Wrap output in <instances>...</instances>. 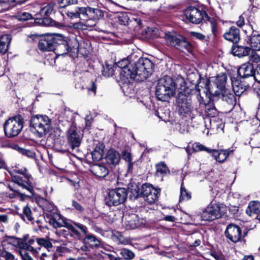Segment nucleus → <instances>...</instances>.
I'll return each mask as SVG.
<instances>
[{"instance_id":"nucleus-1","label":"nucleus","mask_w":260,"mask_h":260,"mask_svg":"<svg viewBox=\"0 0 260 260\" xmlns=\"http://www.w3.org/2000/svg\"><path fill=\"white\" fill-rule=\"evenodd\" d=\"M176 84L170 76H165L158 80L155 87V95L161 101H168L173 97L176 90Z\"/></svg>"},{"instance_id":"nucleus-2","label":"nucleus","mask_w":260,"mask_h":260,"mask_svg":"<svg viewBox=\"0 0 260 260\" xmlns=\"http://www.w3.org/2000/svg\"><path fill=\"white\" fill-rule=\"evenodd\" d=\"M153 63L149 59L141 57L134 62V80L141 82L147 79L152 73Z\"/></svg>"},{"instance_id":"nucleus-3","label":"nucleus","mask_w":260,"mask_h":260,"mask_svg":"<svg viewBox=\"0 0 260 260\" xmlns=\"http://www.w3.org/2000/svg\"><path fill=\"white\" fill-rule=\"evenodd\" d=\"M186 19L190 22L195 24L200 23L205 17L211 27L213 35L215 36L217 32V22L213 18L209 17L206 13L194 7H188L185 11Z\"/></svg>"},{"instance_id":"nucleus-4","label":"nucleus","mask_w":260,"mask_h":260,"mask_svg":"<svg viewBox=\"0 0 260 260\" xmlns=\"http://www.w3.org/2000/svg\"><path fill=\"white\" fill-rule=\"evenodd\" d=\"M51 126V120L46 115H34L30 120L31 131L40 138L43 137L48 133Z\"/></svg>"},{"instance_id":"nucleus-5","label":"nucleus","mask_w":260,"mask_h":260,"mask_svg":"<svg viewBox=\"0 0 260 260\" xmlns=\"http://www.w3.org/2000/svg\"><path fill=\"white\" fill-rule=\"evenodd\" d=\"M24 126L23 118L20 115L9 118L4 124L5 135L8 138L18 136Z\"/></svg>"},{"instance_id":"nucleus-6","label":"nucleus","mask_w":260,"mask_h":260,"mask_svg":"<svg viewBox=\"0 0 260 260\" xmlns=\"http://www.w3.org/2000/svg\"><path fill=\"white\" fill-rule=\"evenodd\" d=\"M116 67L121 69L119 72L120 80L122 83L127 84L131 82V80H134V63L129 61V57L123 58L115 64Z\"/></svg>"},{"instance_id":"nucleus-7","label":"nucleus","mask_w":260,"mask_h":260,"mask_svg":"<svg viewBox=\"0 0 260 260\" xmlns=\"http://www.w3.org/2000/svg\"><path fill=\"white\" fill-rule=\"evenodd\" d=\"M127 196V189L117 188L109 191L106 198V203L109 206H116L123 203Z\"/></svg>"},{"instance_id":"nucleus-8","label":"nucleus","mask_w":260,"mask_h":260,"mask_svg":"<svg viewBox=\"0 0 260 260\" xmlns=\"http://www.w3.org/2000/svg\"><path fill=\"white\" fill-rule=\"evenodd\" d=\"M188 89L185 91H180L177 98V108L178 113L180 115L186 116L189 115L192 112L193 107L190 99L186 95L189 93Z\"/></svg>"},{"instance_id":"nucleus-9","label":"nucleus","mask_w":260,"mask_h":260,"mask_svg":"<svg viewBox=\"0 0 260 260\" xmlns=\"http://www.w3.org/2000/svg\"><path fill=\"white\" fill-rule=\"evenodd\" d=\"M141 193L144 200L149 204H153L157 200L159 191L153 187L151 185L145 184L141 186Z\"/></svg>"},{"instance_id":"nucleus-10","label":"nucleus","mask_w":260,"mask_h":260,"mask_svg":"<svg viewBox=\"0 0 260 260\" xmlns=\"http://www.w3.org/2000/svg\"><path fill=\"white\" fill-rule=\"evenodd\" d=\"M227 80V76L225 74L222 73L218 75L214 79L213 85L214 87L209 88V91L211 94L214 95H220V92L223 90L227 89L225 88V84Z\"/></svg>"},{"instance_id":"nucleus-11","label":"nucleus","mask_w":260,"mask_h":260,"mask_svg":"<svg viewBox=\"0 0 260 260\" xmlns=\"http://www.w3.org/2000/svg\"><path fill=\"white\" fill-rule=\"evenodd\" d=\"M45 219L54 228L63 227L66 222L60 215L56 212L45 213Z\"/></svg>"},{"instance_id":"nucleus-12","label":"nucleus","mask_w":260,"mask_h":260,"mask_svg":"<svg viewBox=\"0 0 260 260\" xmlns=\"http://www.w3.org/2000/svg\"><path fill=\"white\" fill-rule=\"evenodd\" d=\"M226 237L233 243L239 242L242 240L241 230L237 225L229 224L225 232Z\"/></svg>"},{"instance_id":"nucleus-13","label":"nucleus","mask_w":260,"mask_h":260,"mask_svg":"<svg viewBox=\"0 0 260 260\" xmlns=\"http://www.w3.org/2000/svg\"><path fill=\"white\" fill-rule=\"evenodd\" d=\"M56 38L52 35H47L42 38L39 42V48L43 51H53Z\"/></svg>"},{"instance_id":"nucleus-14","label":"nucleus","mask_w":260,"mask_h":260,"mask_svg":"<svg viewBox=\"0 0 260 260\" xmlns=\"http://www.w3.org/2000/svg\"><path fill=\"white\" fill-rule=\"evenodd\" d=\"M24 177L27 179V181L23 180L22 177L17 175L11 174L12 181L13 182L16 183L22 188L27 190L31 195H33L34 190L30 184L31 182L30 180L31 177L29 175H26Z\"/></svg>"},{"instance_id":"nucleus-15","label":"nucleus","mask_w":260,"mask_h":260,"mask_svg":"<svg viewBox=\"0 0 260 260\" xmlns=\"http://www.w3.org/2000/svg\"><path fill=\"white\" fill-rule=\"evenodd\" d=\"M53 10V4H48L42 7L40 11V14L43 18L36 19L35 22L37 23L42 24L44 25H49L50 22V20L46 17L50 15Z\"/></svg>"},{"instance_id":"nucleus-16","label":"nucleus","mask_w":260,"mask_h":260,"mask_svg":"<svg viewBox=\"0 0 260 260\" xmlns=\"http://www.w3.org/2000/svg\"><path fill=\"white\" fill-rule=\"evenodd\" d=\"M82 136L76 129L71 130L68 137V144L72 150L78 148L81 144Z\"/></svg>"},{"instance_id":"nucleus-17","label":"nucleus","mask_w":260,"mask_h":260,"mask_svg":"<svg viewBox=\"0 0 260 260\" xmlns=\"http://www.w3.org/2000/svg\"><path fill=\"white\" fill-rule=\"evenodd\" d=\"M8 238L9 239L13 240V245L19 249L18 251H28L31 252H37V249H35V248L32 246H30L29 244H27L26 242L23 241L19 238L10 236L8 237Z\"/></svg>"},{"instance_id":"nucleus-18","label":"nucleus","mask_w":260,"mask_h":260,"mask_svg":"<svg viewBox=\"0 0 260 260\" xmlns=\"http://www.w3.org/2000/svg\"><path fill=\"white\" fill-rule=\"evenodd\" d=\"M90 171L96 177L104 178L109 174V170L103 164H94L90 167Z\"/></svg>"},{"instance_id":"nucleus-19","label":"nucleus","mask_w":260,"mask_h":260,"mask_svg":"<svg viewBox=\"0 0 260 260\" xmlns=\"http://www.w3.org/2000/svg\"><path fill=\"white\" fill-rule=\"evenodd\" d=\"M232 84L233 90L237 96L241 95L249 87L237 78L232 79Z\"/></svg>"},{"instance_id":"nucleus-20","label":"nucleus","mask_w":260,"mask_h":260,"mask_svg":"<svg viewBox=\"0 0 260 260\" xmlns=\"http://www.w3.org/2000/svg\"><path fill=\"white\" fill-rule=\"evenodd\" d=\"M60 42H58L56 39V43L55 44L53 51L58 55H63L67 54L70 51L69 44L66 40H60Z\"/></svg>"},{"instance_id":"nucleus-21","label":"nucleus","mask_w":260,"mask_h":260,"mask_svg":"<svg viewBox=\"0 0 260 260\" xmlns=\"http://www.w3.org/2000/svg\"><path fill=\"white\" fill-rule=\"evenodd\" d=\"M239 29L235 26H232L224 35L225 39L234 43H236L240 40Z\"/></svg>"},{"instance_id":"nucleus-22","label":"nucleus","mask_w":260,"mask_h":260,"mask_svg":"<svg viewBox=\"0 0 260 260\" xmlns=\"http://www.w3.org/2000/svg\"><path fill=\"white\" fill-rule=\"evenodd\" d=\"M106 159L109 165L115 167L120 161V155L117 151L114 149H110L107 154Z\"/></svg>"},{"instance_id":"nucleus-23","label":"nucleus","mask_w":260,"mask_h":260,"mask_svg":"<svg viewBox=\"0 0 260 260\" xmlns=\"http://www.w3.org/2000/svg\"><path fill=\"white\" fill-rule=\"evenodd\" d=\"M238 75L242 78H246L253 76L254 68L253 65L249 62L242 64L238 70Z\"/></svg>"},{"instance_id":"nucleus-24","label":"nucleus","mask_w":260,"mask_h":260,"mask_svg":"<svg viewBox=\"0 0 260 260\" xmlns=\"http://www.w3.org/2000/svg\"><path fill=\"white\" fill-rule=\"evenodd\" d=\"M251 51V48L247 46H234L231 48L232 53L239 57L247 56Z\"/></svg>"},{"instance_id":"nucleus-25","label":"nucleus","mask_w":260,"mask_h":260,"mask_svg":"<svg viewBox=\"0 0 260 260\" xmlns=\"http://www.w3.org/2000/svg\"><path fill=\"white\" fill-rule=\"evenodd\" d=\"M232 152V150H220L218 151L215 149H212L210 153L212 154V156L216 160L219 162H222L227 158L230 153Z\"/></svg>"},{"instance_id":"nucleus-26","label":"nucleus","mask_w":260,"mask_h":260,"mask_svg":"<svg viewBox=\"0 0 260 260\" xmlns=\"http://www.w3.org/2000/svg\"><path fill=\"white\" fill-rule=\"evenodd\" d=\"M127 222L131 229H135L141 226L144 223V220L137 215L133 214L128 216Z\"/></svg>"},{"instance_id":"nucleus-27","label":"nucleus","mask_w":260,"mask_h":260,"mask_svg":"<svg viewBox=\"0 0 260 260\" xmlns=\"http://www.w3.org/2000/svg\"><path fill=\"white\" fill-rule=\"evenodd\" d=\"M223 101H225L228 104L233 106L236 103V99L234 95L231 90L229 89L223 90L220 92V95Z\"/></svg>"},{"instance_id":"nucleus-28","label":"nucleus","mask_w":260,"mask_h":260,"mask_svg":"<svg viewBox=\"0 0 260 260\" xmlns=\"http://www.w3.org/2000/svg\"><path fill=\"white\" fill-rule=\"evenodd\" d=\"M10 35L5 34L2 35L0 38V53L5 54L8 50L9 45L11 41Z\"/></svg>"},{"instance_id":"nucleus-29","label":"nucleus","mask_w":260,"mask_h":260,"mask_svg":"<svg viewBox=\"0 0 260 260\" xmlns=\"http://www.w3.org/2000/svg\"><path fill=\"white\" fill-rule=\"evenodd\" d=\"M127 191V194L129 193V198L132 199H137L141 195L138 184L135 182L128 184Z\"/></svg>"},{"instance_id":"nucleus-30","label":"nucleus","mask_w":260,"mask_h":260,"mask_svg":"<svg viewBox=\"0 0 260 260\" xmlns=\"http://www.w3.org/2000/svg\"><path fill=\"white\" fill-rule=\"evenodd\" d=\"M246 213L249 216L260 213V202L258 201L250 202L246 210Z\"/></svg>"},{"instance_id":"nucleus-31","label":"nucleus","mask_w":260,"mask_h":260,"mask_svg":"<svg viewBox=\"0 0 260 260\" xmlns=\"http://www.w3.org/2000/svg\"><path fill=\"white\" fill-rule=\"evenodd\" d=\"M212 210L215 219L221 217L225 212V208L222 205L211 204L210 205Z\"/></svg>"},{"instance_id":"nucleus-32","label":"nucleus","mask_w":260,"mask_h":260,"mask_svg":"<svg viewBox=\"0 0 260 260\" xmlns=\"http://www.w3.org/2000/svg\"><path fill=\"white\" fill-rule=\"evenodd\" d=\"M84 243L90 247H98L101 245L100 241L93 235H86L84 239Z\"/></svg>"},{"instance_id":"nucleus-33","label":"nucleus","mask_w":260,"mask_h":260,"mask_svg":"<svg viewBox=\"0 0 260 260\" xmlns=\"http://www.w3.org/2000/svg\"><path fill=\"white\" fill-rule=\"evenodd\" d=\"M181 37V36L168 34L165 35V40L168 44L177 48Z\"/></svg>"},{"instance_id":"nucleus-34","label":"nucleus","mask_w":260,"mask_h":260,"mask_svg":"<svg viewBox=\"0 0 260 260\" xmlns=\"http://www.w3.org/2000/svg\"><path fill=\"white\" fill-rule=\"evenodd\" d=\"M104 154V147L102 144L99 143L91 152L93 160L98 161L101 160Z\"/></svg>"},{"instance_id":"nucleus-35","label":"nucleus","mask_w":260,"mask_h":260,"mask_svg":"<svg viewBox=\"0 0 260 260\" xmlns=\"http://www.w3.org/2000/svg\"><path fill=\"white\" fill-rule=\"evenodd\" d=\"M176 48L182 52L187 51L190 52L192 50V46L190 43L187 41L186 39L182 36V37L180 38V40Z\"/></svg>"},{"instance_id":"nucleus-36","label":"nucleus","mask_w":260,"mask_h":260,"mask_svg":"<svg viewBox=\"0 0 260 260\" xmlns=\"http://www.w3.org/2000/svg\"><path fill=\"white\" fill-rule=\"evenodd\" d=\"M176 48L182 52L187 51L190 52L192 50V46L190 43L187 41L186 39L182 36V37L180 38V40Z\"/></svg>"},{"instance_id":"nucleus-37","label":"nucleus","mask_w":260,"mask_h":260,"mask_svg":"<svg viewBox=\"0 0 260 260\" xmlns=\"http://www.w3.org/2000/svg\"><path fill=\"white\" fill-rule=\"evenodd\" d=\"M104 16L103 12L99 9L89 7L88 17L91 19H99Z\"/></svg>"},{"instance_id":"nucleus-38","label":"nucleus","mask_w":260,"mask_h":260,"mask_svg":"<svg viewBox=\"0 0 260 260\" xmlns=\"http://www.w3.org/2000/svg\"><path fill=\"white\" fill-rule=\"evenodd\" d=\"M155 167L156 169L155 174L157 176H163L170 172L166 164L162 162L157 164Z\"/></svg>"},{"instance_id":"nucleus-39","label":"nucleus","mask_w":260,"mask_h":260,"mask_svg":"<svg viewBox=\"0 0 260 260\" xmlns=\"http://www.w3.org/2000/svg\"><path fill=\"white\" fill-rule=\"evenodd\" d=\"M201 217L202 220L205 221H212L215 219L210 205L203 211Z\"/></svg>"},{"instance_id":"nucleus-40","label":"nucleus","mask_w":260,"mask_h":260,"mask_svg":"<svg viewBox=\"0 0 260 260\" xmlns=\"http://www.w3.org/2000/svg\"><path fill=\"white\" fill-rule=\"evenodd\" d=\"M36 241L39 246L45 248L48 251L50 248L53 247L51 240L48 238H44L37 237L36 238Z\"/></svg>"},{"instance_id":"nucleus-41","label":"nucleus","mask_w":260,"mask_h":260,"mask_svg":"<svg viewBox=\"0 0 260 260\" xmlns=\"http://www.w3.org/2000/svg\"><path fill=\"white\" fill-rule=\"evenodd\" d=\"M63 227L67 228L71 232V236L76 238H80L81 236V233L74 224L73 222L69 223L66 221Z\"/></svg>"},{"instance_id":"nucleus-42","label":"nucleus","mask_w":260,"mask_h":260,"mask_svg":"<svg viewBox=\"0 0 260 260\" xmlns=\"http://www.w3.org/2000/svg\"><path fill=\"white\" fill-rule=\"evenodd\" d=\"M251 50H260V35L253 36L250 39Z\"/></svg>"},{"instance_id":"nucleus-43","label":"nucleus","mask_w":260,"mask_h":260,"mask_svg":"<svg viewBox=\"0 0 260 260\" xmlns=\"http://www.w3.org/2000/svg\"><path fill=\"white\" fill-rule=\"evenodd\" d=\"M14 17L19 21H27L33 18L31 14L24 12V11H19L16 13L14 16Z\"/></svg>"},{"instance_id":"nucleus-44","label":"nucleus","mask_w":260,"mask_h":260,"mask_svg":"<svg viewBox=\"0 0 260 260\" xmlns=\"http://www.w3.org/2000/svg\"><path fill=\"white\" fill-rule=\"evenodd\" d=\"M22 210L23 213L21 214V217L23 220L25 221L27 219L28 221H31L34 219L31 209L28 206H24Z\"/></svg>"},{"instance_id":"nucleus-45","label":"nucleus","mask_w":260,"mask_h":260,"mask_svg":"<svg viewBox=\"0 0 260 260\" xmlns=\"http://www.w3.org/2000/svg\"><path fill=\"white\" fill-rule=\"evenodd\" d=\"M116 69L115 64L114 66L106 64L103 67V74L106 77L112 76L114 75L115 69Z\"/></svg>"},{"instance_id":"nucleus-46","label":"nucleus","mask_w":260,"mask_h":260,"mask_svg":"<svg viewBox=\"0 0 260 260\" xmlns=\"http://www.w3.org/2000/svg\"><path fill=\"white\" fill-rule=\"evenodd\" d=\"M120 254L125 260H132L135 256L133 252L126 248L121 249Z\"/></svg>"},{"instance_id":"nucleus-47","label":"nucleus","mask_w":260,"mask_h":260,"mask_svg":"<svg viewBox=\"0 0 260 260\" xmlns=\"http://www.w3.org/2000/svg\"><path fill=\"white\" fill-rule=\"evenodd\" d=\"M192 150L194 152H199L201 151H205L209 153H211V150L208 148L206 147L200 143H194L192 145Z\"/></svg>"},{"instance_id":"nucleus-48","label":"nucleus","mask_w":260,"mask_h":260,"mask_svg":"<svg viewBox=\"0 0 260 260\" xmlns=\"http://www.w3.org/2000/svg\"><path fill=\"white\" fill-rule=\"evenodd\" d=\"M191 198V195L189 193L185 187L183 186V183L181 184L180 188V202L182 200H188Z\"/></svg>"},{"instance_id":"nucleus-49","label":"nucleus","mask_w":260,"mask_h":260,"mask_svg":"<svg viewBox=\"0 0 260 260\" xmlns=\"http://www.w3.org/2000/svg\"><path fill=\"white\" fill-rule=\"evenodd\" d=\"M0 256L5 260H18L13 254L6 250H0Z\"/></svg>"},{"instance_id":"nucleus-50","label":"nucleus","mask_w":260,"mask_h":260,"mask_svg":"<svg viewBox=\"0 0 260 260\" xmlns=\"http://www.w3.org/2000/svg\"><path fill=\"white\" fill-rule=\"evenodd\" d=\"M68 43L69 44L70 51L75 52L78 50L79 44L76 38L70 40Z\"/></svg>"},{"instance_id":"nucleus-51","label":"nucleus","mask_w":260,"mask_h":260,"mask_svg":"<svg viewBox=\"0 0 260 260\" xmlns=\"http://www.w3.org/2000/svg\"><path fill=\"white\" fill-rule=\"evenodd\" d=\"M59 3L61 7L64 8L70 5L77 4L78 0H60Z\"/></svg>"},{"instance_id":"nucleus-52","label":"nucleus","mask_w":260,"mask_h":260,"mask_svg":"<svg viewBox=\"0 0 260 260\" xmlns=\"http://www.w3.org/2000/svg\"><path fill=\"white\" fill-rule=\"evenodd\" d=\"M10 189L13 191V192L9 193L8 195V197L10 199L16 198L17 197H22L24 196V194L20 193L18 190H14L10 186H9Z\"/></svg>"},{"instance_id":"nucleus-53","label":"nucleus","mask_w":260,"mask_h":260,"mask_svg":"<svg viewBox=\"0 0 260 260\" xmlns=\"http://www.w3.org/2000/svg\"><path fill=\"white\" fill-rule=\"evenodd\" d=\"M28 251H24L22 250H19L18 253L21 256L22 260H34L32 257L29 255L27 252Z\"/></svg>"},{"instance_id":"nucleus-54","label":"nucleus","mask_w":260,"mask_h":260,"mask_svg":"<svg viewBox=\"0 0 260 260\" xmlns=\"http://www.w3.org/2000/svg\"><path fill=\"white\" fill-rule=\"evenodd\" d=\"M18 151L24 155H26L29 157H34L35 153L31 151L22 148H19Z\"/></svg>"},{"instance_id":"nucleus-55","label":"nucleus","mask_w":260,"mask_h":260,"mask_svg":"<svg viewBox=\"0 0 260 260\" xmlns=\"http://www.w3.org/2000/svg\"><path fill=\"white\" fill-rule=\"evenodd\" d=\"M73 223L76 227H77V229H78L82 234L85 235H87V228L85 225L79 222H73Z\"/></svg>"},{"instance_id":"nucleus-56","label":"nucleus","mask_w":260,"mask_h":260,"mask_svg":"<svg viewBox=\"0 0 260 260\" xmlns=\"http://www.w3.org/2000/svg\"><path fill=\"white\" fill-rule=\"evenodd\" d=\"M89 94L95 95L96 94V86L93 82H91V84L86 88Z\"/></svg>"},{"instance_id":"nucleus-57","label":"nucleus","mask_w":260,"mask_h":260,"mask_svg":"<svg viewBox=\"0 0 260 260\" xmlns=\"http://www.w3.org/2000/svg\"><path fill=\"white\" fill-rule=\"evenodd\" d=\"M89 7H77V9L79 12V16L80 17V15H82L84 16L88 17Z\"/></svg>"},{"instance_id":"nucleus-58","label":"nucleus","mask_w":260,"mask_h":260,"mask_svg":"<svg viewBox=\"0 0 260 260\" xmlns=\"http://www.w3.org/2000/svg\"><path fill=\"white\" fill-rule=\"evenodd\" d=\"M67 15L68 17L71 19L79 18V12L77 11V7L74 11H68L67 12Z\"/></svg>"},{"instance_id":"nucleus-59","label":"nucleus","mask_w":260,"mask_h":260,"mask_svg":"<svg viewBox=\"0 0 260 260\" xmlns=\"http://www.w3.org/2000/svg\"><path fill=\"white\" fill-rule=\"evenodd\" d=\"M253 76L255 81L260 83V64H258L255 68Z\"/></svg>"},{"instance_id":"nucleus-60","label":"nucleus","mask_w":260,"mask_h":260,"mask_svg":"<svg viewBox=\"0 0 260 260\" xmlns=\"http://www.w3.org/2000/svg\"><path fill=\"white\" fill-rule=\"evenodd\" d=\"M250 60L256 63L260 62V55L256 52H252L250 56Z\"/></svg>"},{"instance_id":"nucleus-61","label":"nucleus","mask_w":260,"mask_h":260,"mask_svg":"<svg viewBox=\"0 0 260 260\" xmlns=\"http://www.w3.org/2000/svg\"><path fill=\"white\" fill-rule=\"evenodd\" d=\"M85 26H89V21H87L85 25L81 22H77L73 24V27L78 29H83Z\"/></svg>"},{"instance_id":"nucleus-62","label":"nucleus","mask_w":260,"mask_h":260,"mask_svg":"<svg viewBox=\"0 0 260 260\" xmlns=\"http://www.w3.org/2000/svg\"><path fill=\"white\" fill-rule=\"evenodd\" d=\"M73 207L79 212H82L84 210L83 207L79 204L75 200H73L72 202Z\"/></svg>"},{"instance_id":"nucleus-63","label":"nucleus","mask_w":260,"mask_h":260,"mask_svg":"<svg viewBox=\"0 0 260 260\" xmlns=\"http://www.w3.org/2000/svg\"><path fill=\"white\" fill-rule=\"evenodd\" d=\"M128 18L127 15L122 14L119 17V21L121 24L125 25L128 22Z\"/></svg>"},{"instance_id":"nucleus-64","label":"nucleus","mask_w":260,"mask_h":260,"mask_svg":"<svg viewBox=\"0 0 260 260\" xmlns=\"http://www.w3.org/2000/svg\"><path fill=\"white\" fill-rule=\"evenodd\" d=\"M122 158L128 162H131L132 160L131 154L127 151H124L122 154Z\"/></svg>"}]
</instances>
